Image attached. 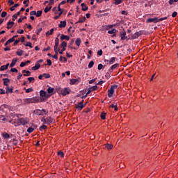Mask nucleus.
I'll return each mask as SVG.
<instances>
[{
    "mask_svg": "<svg viewBox=\"0 0 178 178\" xmlns=\"http://www.w3.org/2000/svg\"><path fill=\"white\" fill-rule=\"evenodd\" d=\"M8 67H9V63L6 64V65L1 66L0 71L3 72V70H8Z\"/></svg>",
    "mask_w": 178,
    "mask_h": 178,
    "instance_id": "17",
    "label": "nucleus"
},
{
    "mask_svg": "<svg viewBox=\"0 0 178 178\" xmlns=\"http://www.w3.org/2000/svg\"><path fill=\"white\" fill-rule=\"evenodd\" d=\"M18 122H17V124H15V127L26 126V124L30 122V118H19Z\"/></svg>",
    "mask_w": 178,
    "mask_h": 178,
    "instance_id": "1",
    "label": "nucleus"
},
{
    "mask_svg": "<svg viewBox=\"0 0 178 178\" xmlns=\"http://www.w3.org/2000/svg\"><path fill=\"white\" fill-rule=\"evenodd\" d=\"M16 54L18 55V56H22V55H23V50L18 49V51H16Z\"/></svg>",
    "mask_w": 178,
    "mask_h": 178,
    "instance_id": "35",
    "label": "nucleus"
},
{
    "mask_svg": "<svg viewBox=\"0 0 178 178\" xmlns=\"http://www.w3.org/2000/svg\"><path fill=\"white\" fill-rule=\"evenodd\" d=\"M60 62H62V60H64V62H67V59L66 58V57H63L62 56H60Z\"/></svg>",
    "mask_w": 178,
    "mask_h": 178,
    "instance_id": "42",
    "label": "nucleus"
},
{
    "mask_svg": "<svg viewBox=\"0 0 178 178\" xmlns=\"http://www.w3.org/2000/svg\"><path fill=\"white\" fill-rule=\"evenodd\" d=\"M97 55H99V56H102V50H99L97 51Z\"/></svg>",
    "mask_w": 178,
    "mask_h": 178,
    "instance_id": "64",
    "label": "nucleus"
},
{
    "mask_svg": "<svg viewBox=\"0 0 178 178\" xmlns=\"http://www.w3.org/2000/svg\"><path fill=\"white\" fill-rule=\"evenodd\" d=\"M75 44L78 47H80V44H81V39L77 38L75 41Z\"/></svg>",
    "mask_w": 178,
    "mask_h": 178,
    "instance_id": "28",
    "label": "nucleus"
},
{
    "mask_svg": "<svg viewBox=\"0 0 178 178\" xmlns=\"http://www.w3.org/2000/svg\"><path fill=\"white\" fill-rule=\"evenodd\" d=\"M11 42H15V38H10V39L5 43V46L6 47V45H9V44H11Z\"/></svg>",
    "mask_w": 178,
    "mask_h": 178,
    "instance_id": "21",
    "label": "nucleus"
},
{
    "mask_svg": "<svg viewBox=\"0 0 178 178\" xmlns=\"http://www.w3.org/2000/svg\"><path fill=\"white\" fill-rule=\"evenodd\" d=\"M122 2H123V0H115L114 4L115 5H120V3H122Z\"/></svg>",
    "mask_w": 178,
    "mask_h": 178,
    "instance_id": "44",
    "label": "nucleus"
},
{
    "mask_svg": "<svg viewBox=\"0 0 178 178\" xmlns=\"http://www.w3.org/2000/svg\"><path fill=\"white\" fill-rule=\"evenodd\" d=\"M59 38H56L55 39V45H54V52L55 54H58V51H59Z\"/></svg>",
    "mask_w": 178,
    "mask_h": 178,
    "instance_id": "8",
    "label": "nucleus"
},
{
    "mask_svg": "<svg viewBox=\"0 0 178 178\" xmlns=\"http://www.w3.org/2000/svg\"><path fill=\"white\" fill-rule=\"evenodd\" d=\"M104 148H107L108 149H112V148H113V145L112 144H106L104 145Z\"/></svg>",
    "mask_w": 178,
    "mask_h": 178,
    "instance_id": "27",
    "label": "nucleus"
},
{
    "mask_svg": "<svg viewBox=\"0 0 178 178\" xmlns=\"http://www.w3.org/2000/svg\"><path fill=\"white\" fill-rule=\"evenodd\" d=\"M10 92H13V89L8 88L6 94H9Z\"/></svg>",
    "mask_w": 178,
    "mask_h": 178,
    "instance_id": "54",
    "label": "nucleus"
},
{
    "mask_svg": "<svg viewBox=\"0 0 178 178\" xmlns=\"http://www.w3.org/2000/svg\"><path fill=\"white\" fill-rule=\"evenodd\" d=\"M24 33V31L23 29H19L17 31L18 34H23Z\"/></svg>",
    "mask_w": 178,
    "mask_h": 178,
    "instance_id": "61",
    "label": "nucleus"
},
{
    "mask_svg": "<svg viewBox=\"0 0 178 178\" xmlns=\"http://www.w3.org/2000/svg\"><path fill=\"white\" fill-rule=\"evenodd\" d=\"M175 2H178V0H169L168 3L169 5H173Z\"/></svg>",
    "mask_w": 178,
    "mask_h": 178,
    "instance_id": "46",
    "label": "nucleus"
},
{
    "mask_svg": "<svg viewBox=\"0 0 178 178\" xmlns=\"http://www.w3.org/2000/svg\"><path fill=\"white\" fill-rule=\"evenodd\" d=\"M3 85L8 87V86H9V84L8 83H9V81H10V80H9V79L8 78L3 79Z\"/></svg>",
    "mask_w": 178,
    "mask_h": 178,
    "instance_id": "25",
    "label": "nucleus"
},
{
    "mask_svg": "<svg viewBox=\"0 0 178 178\" xmlns=\"http://www.w3.org/2000/svg\"><path fill=\"white\" fill-rule=\"evenodd\" d=\"M33 131H34V128H33V127H29L27 129V133H33Z\"/></svg>",
    "mask_w": 178,
    "mask_h": 178,
    "instance_id": "48",
    "label": "nucleus"
},
{
    "mask_svg": "<svg viewBox=\"0 0 178 178\" xmlns=\"http://www.w3.org/2000/svg\"><path fill=\"white\" fill-rule=\"evenodd\" d=\"M92 66H94V61L91 60L89 64H88V67L89 69H91V67H92Z\"/></svg>",
    "mask_w": 178,
    "mask_h": 178,
    "instance_id": "47",
    "label": "nucleus"
},
{
    "mask_svg": "<svg viewBox=\"0 0 178 178\" xmlns=\"http://www.w3.org/2000/svg\"><path fill=\"white\" fill-rule=\"evenodd\" d=\"M0 120H2L3 122H5V120H6V118H5V115H0Z\"/></svg>",
    "mask_w": 178,
    "mask_h": 178,
    "instance_id": "52",
    "label": "nucleus"
},
{
    "mask_svg": "<svg viewBox=\"0 0 178 178\" xmlns=\"http://www.w3.org/2000/svg\"><path fill=\"white\" fill-rule=\"evenodd\" d=\"M118 88V85L111 86V88L108 90V98H112L113 97V94H115V90Z\"/></svg>",
    "mask_w": 178,
    "mask_h": 178,
    "instance_id": "4",
    "label": "nucleus"
},
{
    "mask_svg": "<svg viewBox=\"0 0 178 178\" xmlns=\"http://www.w3.org/2000/svg\"><path fill=\"white\" fill-rule=\"evenodd\" d=\"M2 137L3 138H4V140H8V138H10V136L6 132L2 134Z\"/></svg>",
    "mask_w": 178,
    "mask_h": 178,
    "instance_id": "18",
    "label": "nucleus"
},
{
    "mask_svg": "<svg viewBox=\"0 0 178 178\" xmlns=\"http://www.w3.org/2000/svg\"><path fill=\"white\" fill-rule=\"evenodd\" d=\"M24 104H32L31 98H26L24 100Z\"/></svg>",
    "mask_w": 178,
    "mask_h": 178,
    "instance_id": "32",
    "label": "nucleus"
},
{
    "mask_svg": "<svg viewBox=\"0 0 178 178\" xmlns=\"http://www.w3.org/2000/svg\"><path fill=\"white\" fill-rule=\"evenodd\" d=\"M117 67H119V63H115L111 67V70H115Z\"/></svg>",
    "mask_w": 178,
    "mask_h": 178,
    "instance_id": "29",
    "label": "nucleus"
},
{
    "mask_svg": "<svg viewBox=\"0 0 178 178\" xmlns=\"http://www.w3.org/2000/svg\"><path fill=\"white\" fill-rule=\"evenodd\" d=\"M24 76H31V72H30V71H26V74H24Z\"/></svg>",
    "mask_w": 178,
    "mask_h": 178,
    "instance_id": "53",
    "label": "nucleus"
},
{
    "mask_svg": "<svg viewBox=\"0 0 178 178\" xmlns=\"http://www.w3.org/2000/svg\"><path fill=\"white\" fill-rule=\"evenodd\" d=\"M54 90H55V89H54L53 88H51V87H49L47 88L48 94H52V92H54Z\"/></svg>",
    "mask_w": 178,
    "mask_h": 178,
    "instance_id": "31",
    "label": "nucleus"
},
{
    "mask_svg": "<svg viewBox=\"0 0 178 178\" xmlns=\"http://www.w3.org/2000/svg\"><path fill=\"white\" fill-rule=\"evenodd\" d=\"M86 22V17L79 18V21L76 23H84Z\"/></svg>",
    "mask_w": 178,
    "mask_h": 178,
    "instance_id": "30",
    "label": "nucleus"
},
{
    "mask_svg": "<svg viewBox=\"0 0 178 178\" xmlns=\"http://www.w3.org/2000/svg\"><path fill=\"white\" fill-rule=\"evenodd\" d=\"M100 118L102 120H105V119L106 118V113H102Z\"/></svg>",
    "mask_w": 178,
    "mask_h": 178,
    "instance_id": "33",
    "label": "nucleus"
},
{
    "mask_svg": "<svg viewBox=\"0 0 178 178\" xmlns=\"http://www.w3.org/2000/svg\"><path fill=\"white\" fill-rule=\"evenodd\" d=\"M17 17H18V15H17V14H14V15H13V20L15 21V19H17Z\"/></svg>",
    "mask_w": 178,
    "mask_h": 178,
    "instance_id": "63",
    "label": "nucleus"
},
{
    "mask_svg": "<svg viewBox=\"0 0 178 178\" xmlns=\"http://www.w3.org/2000/svg\"><path fill=\"white\" fill-rule=\"evenodd\" d=\"M115 24L103 25L101 28V31H105L106 30H111V29H113V27H115Z\"/></svg>",
    "mask_w": 178,
    "mask_h": 178,
    "instance_id": "5",
    "label": "nucleus"
},
{
    "mask_svg": "<svg viewBox=\"0 0 178 178\" xmlns=\"http://www.w3.org/2000/svg\"><path fill=\"white\" fill-rule=\"evenodd\" d=\"M12 107L8 104H2L0 106V111H10Z\"/></svg>",
    "mask_w": 178,
    "mask_h": 178,
    "instance_id": "9",
    "label": "nucleus"
},
{
    "mask_svg": "<svg viewBox=\"0 0 178 178\" xmlns=\"http://www.w3.org/2000/svg\"><path fill=\"white\" fill-rule=\"evenodd\" d=\"M96 81H97V78L92 79L89 81V84H93V83H95Z\"/></svg>",
    "mask_w": 178,
    "mask_h": 178,
    "instance_id": "59",
    "label": "nucleus"
},
{
    "mask_svg": "<svg viewBox=\"0 0 178 178\" xmlns=\"http://www.w3.org/2000/svg\"><path fill=\"white\" fill-rule=\"evenodd\" d=\"M60 47H61V48H66V47H67V43L66 42L63 41L60 44Z\"/></svg>",
    "mask_w": 178,
    "mask_h": 178,
    "instance_id": "36",
    "label": "nucleus"
},
{
    "mask_svg": "<svg viewBox=\"0 0 178 178\" xmlns=\"http://www.w3.org/2000/svg\"><path fill=\"white\" fill-rule=\"evenodd\" d=\"M24 45L25 47H30L31 48H33L32 44L30 42H27Z\"/></svg>",
    "mask_w": 178,
    "mask_h": 178,
    "instance_id": "49",
    "label": "nucleus"
},
{
    "mask_svg": "<svg viewBox=\"0 0 178 178\" xmlns=\"http://www.w3.org/2000/svg\"><path fill=\"white\" fill-rule=\"evenodd\" d=\"M177 16V12L175 11L172 14V17H176Z\"/></svg>",
    "mask_w": 178,
    "mask_h": 178,
    "instance_id": "62",
    "label": "nucleus"
},
{
    "mask_svg": "<svg viewBox=\"0 0 178 178\" xmlns=\"http://www.w3.org/2000/svg\"><path fill=\"white\" fill-rule=\"evenodd\" d=\"M141 31L136 32L132 36V40H136V38H138L139 35H141Z\"/></svg>",
    "mask_w": 178,
    "mask_h": 178,
    "instance_id": "12",
    "label": "nucleus"
},
{
    "mask_svg": "<svg viewBox=\"0 0 178 178\" xmlns=\"http://www.w3.org/2000/svg\"><path fill=\"white\" fill-rule=\"evenodd\" d=\"M42 122H44L46 124H51V123L54 122V119L51 117H47V118L43 119Z\"/></svg>",
    "mask_w": 178,
    "mask_h": 178,
    "instance_id": "10",
    "label": "nucleus"
},
{
    "mask_svg": "<svg viewBox=\"0 0 178 178\" xmlns=\"http://www.w3.org/2000/svg\"><path fill=\"white\" fill-rule=\"evenodd\" d=\"M167 19L168 17H164L160 19H158V17L149 18L147 19L146 23H158L159 22H163V20H166Z\"/></svg>",
    "mask_w": 178,
    "mask_h": 178,
    "instance_id": "3",
    "label": "nucleus"
},
{
    "mask_svg": "<svg viewBox=\"0 0 178 178\" xmlns=\"http://www.w3.org/2000/svg\"><path fill=\"white\" fill-rule=\"evenodd\" d=\"M126 34V31H122V32H120L121 40H126L127 38Z\"/></svg>",
    "mask_w": 178,
    "mask_h": 178,
    "instance_id": "15",
    "label": "nucleus"
},
{
    "mask_svg": "<svg viewBox=\"0 0 178 178\" xmlns=\"http://www.w3.org/2000/svg\"><path fill=\"white\" fill-rule=\"evenodd\" d=\"M81 7H82V10H83V12H86V10H88V7H87V6L86 5V3H82L81 4Z\"/></svg>",
    "mask_w": 178,
    "mask_h": 178,
    "instance_id": "22",
    "label": "nucleus"
},
{
    "mask_svg": "<svg viewBox=\"0 0 178 178\" xmlns=\"http://www.w3.org/2000/svg\"><path fill=\"white\" fill-rule=\"evenodd\" d=\"M104 62L107 65H113L116 62V57H112L111 59H104Z\"/></svg>",
    "mask_w": 178,
    "mask_h": 178,
    "instance_id": "7",
    "label": "nucleus"
},
{
    "mask_svg": "<svg viewBox=\"0 0 178 178\" xmlns=\"http://www.w3.org/2000/svg\"><path fill=\"white\" fill-rule=\"evenodd\" d=\"M60 40L61 41H63V40H66L67 41H69V40H70V37L69 35H65L63 34L60 36Z\"/></svg>",
    "mask_w": 178,
    "mask_h": 178,
    "instance_id": "16",
    "label": "nucleus"
},
{
    "mask_svg": "<svg viewBox=\"0 0 178 178\" xmlns=\"http://www.w3.org/2000/svg\"><path fill=\"white\" fill-rule=\"evenodd\" d=\"M52 7H48V6H47V7H45V8H44V13H48V12H49L50 10H51V8Z\"/></svg>",
    "mask_w": 178,
    "mask_h": 178,
    "instance_id": "40",
    "label": "nucleus"
},
{
    "mask_svg": "<svg viewBox=\"0 0 178 178\" xmlns=\"http://www.w3.org/2000/svg\"><path fill=\"white\" fill-rule=\"evenodd\" d=\"M42 15V12L41 10H38L36 13V17H40Z\"/></svg>",
    "mask_w": 178,
    "mask_h": 178,
    "instance_id": "45",
    "label": "nucleus"
},
{
    "mask_svg": "<svg viewBox=\"0 0 178 178\" xmlns=\"http://www.w3.org/2000/svg\"><path fill=\"white\" fill-rule=\"evenodd\" d=\"M15 24L14 22H8L7 23V29H12V27H13V25Z\"/></svg>",
    "mask_w": 178,
    "mask_h": 178,
    "instance_id": "23",
    "label": "nucleus"
},
{
    "mask_svg": "<svg viewBox=\"0 0 178 178\" xmlns=\"http://www.w3.org/2000/svg\"><path fill=\"white\" fill-rule=\"evenodd\" d=\"M84 106H86V105H84L83 104V102H81L80 103H79L77 105H76V108H80V109H83V108H84Z\"/></svg>",
    "mask_w": 178,
    "mask_h": 178,
    "instance_id": "26",
    "label": "nucleus"
},
{
    "mask_svg": "<svg viewBox=\"0 0 178 178\" xmlns=\"http://www.w3.org/2000/svg\"><path fill=\"white\" fill-rule=\"evenodd\" d=\"M24 19H27V17H26V16L21 17L18 19V23H22V22H23V20H24Z\"/></svg>",
    "mask_w": 178,
    "mask_h": 178,
    "instance_id": "41",
    "label": "nucleus"
},
{
    "mask_svg": "<svg viewBox=\"0 0 178 178\" xmlns=\"http://www.w3.org/2000/svg\"><path fill=\"white\" fill-rule=\"evenodd\" d=\"M58 155H59V156H61L62 158L65 154H63V152L60 151L58 152Z\"/></svg>",
    "mask_w": 178,
    "mask_h": 178,
    "instance_id": "60",
    "label": "nucleus"
},
{
    "mask_svg": "<svg viewBox=\"0 0 178 178\" xmlns=\"http://www.w3.org/2000/svg\"><path fill=\"white\" fill-rule=\"evenodd\" d=\"M17 62V58H13L12 60V62H11L10 65V67H13L16 65Z\"/></svg>",
    "mask_w": 178,
    "mask_h": 178,
    "instance_id": "19",
    "label": "nucleus"
},
{
    "mask_svg": "<svg viewBox=\"0 0 178 178\" xmlns=\"http://www.w3.org/2000/svg\"><path fill=\"white\" fill-rule=\"evenodd\" d=\"M46 129H47V125H42V126L40 127V131H42V130H45Z\"/></svg>",
    "mask_w": 178,
    "mask_h": 178,
    "instance_id": "50",
    "label": "nucleus"
},
{
    "mask_svg": "<svg viewBox=\"0 0 178 178\" xmlns=\"http://www.w3.org/2000/svg\"><path fill=\"white\" fill-rule=\"evenodd\" d=\"M81 81V79L78 78V79H72L70 80V84L73 85V84H79Z\"/></svg>",
    "mask_w": 178,
    "mask_h": 178,
    "instance_id": "11",
    "label": "nucleus"
},
{
    "mask_svg": "<svg viewBox=\"0 0 178 178\" xmlns=\"http://www.w3.org/2000/svg\"><path fill=\"white\" fill-rule=\"evenodd\" d=\"M115 33H116L115 29H113L108 31V34H115Z\"/></svg>",
    "mask_w": 178,
    "mask_h": 178,
    "instance_id": "43",
    "label": "nucleus"
},
{
    "mask_svg": "<svg viewBox=\"0 0 178 178\" xmlns=\"http://www.w3.org/2000/svg\"><path fill=\"white\" fill-rule=\"evenodd\" d=\"M31 16H36L37 12L36 11H31L30 13Z\"/></svg>",
    "mask_w": 178,
    "mask_h": 178,
    "instance_id": "58",
    "label": "nucleus"
},
{
    "mask_svg": "<svg viewBox=\"0 0 178 178\" xmlns=\"http://www.w3.org/2000/svg\"><path fill=\"white\" fill-rule=\"evenodd\" d=\"M41 67V65L40 63H37L35 66L32 67V70H38V69Z\"/></svg>",
    "mask_w": 178,
    "mask_h": 178,
    "instance_id": "20",
    "label": "nucleus"
},
{
    "mask_svg": "<svg viewBox=\"0 0 178 178\" xmlns=\"http://www.w3.org/2000/svg\"><path fill=\"white\" fill-rule=\"evenodd\" d=\"M57 92L60 95H63V97H65V95H67L68 94H70V88H58L57 89Z\"/></svg>",
    "mask_w": 178,
    "mask_h": 178,
    "instance_id": "2",
    "label": "nucleus"
},
{
    "mask_svg": "<svg viewBox=\"0 0 178 178\" xmlns=\"http://www.w3.org/2000/svg\"><path fill=\"white\" fill-rule=\"evenodd\" d=\"M43 77H44V79H49L51 75L49 74H43Z\"/></svg>",
    "mask_w": 178,
    "mask_h": 178,
    "instance_id": "51",
    "label": "nucleus"
},
{
    "mask_svg": "<svg viewBox=\"0 0 178 178\" xmlns=\"http://www.w3.org/2000/svg\"><path fill=\"white\" fill-rule=\"evenodd\" d=\"M40 97H45L47 95V92L44 90H40Z\"/></svg>",
    "mask_w": 178,
    "mask_h": 178,
    "instance_id": "34",
    "label": "nucleus"
},
{
    "mask_svg": "<svg viewBox=\"0 0 178 178\" xmlns=\"http://www.w3.org/2000/svg\"><path fill=\"white\" fill-rule=\"evenodd\" d=\"M109 108H114V111H118V105H115V104H111V106H109Z\"/></svg>",
    "mask_w": 178,
    "mask_h": 178,
    "instance_id": "38",
    "label": "nucleus"
},
{
    "mask_svg": "<svg viewBox=\"0 0 178 178\" xmlns=\"http://www.w3.org/2000/svg\"><path fill=\"white\" fill-rule=\"evenodd\" d=\"M54 29H51L50 31L46 33V36L49 37V35H52V34H54Z\"/></svg>",
    "mask_w": 178,
    "mask_h": 178,
    "instance_id": "24",
    "label": "nucleus"
},
{
    "mask_svg": "<svg viewBox=\"0 0 178 178\" xmlns=\"http://www.w3.org/2000/svg\"><path fill=\"white\" fill-rule=\"evenodd\" d=\"M27 2H30V0H24L23 1V3L25 5V6H29V3H27Z\"/></svg>",
    "mask_w": 178,
    "mask_h": 178,
    "instance_id": "55",
    "label": "nucleus"
},
{
    "mask_svg": "<svg viewBox=\"0 0 178 178\" xmlns=\"http://www.w3.org/2000/svg\"><path fill=\"white\" fill-rule=\"evenodd\" d=\"M58 27L59 29H65L66 27V21H60Z\"/></svg>",
    "mask_w": 178,
    "mask_h": 178,
    "instance_id": "13",
    "label": "nucleus"
},
{
    "mask_svg": "<svg viewBox=\"0 0 178 178\" xmlns=\"http://www.w3.org/2000/svg\"><path fill=\"white\" fill-rule=\"evenodd\" d=\"M47 111H45V109H37L35 111V115H37L38 116H44V115H45Z\"/></svg>",
    "mask_w": 178,
    "mask_h": 178,
    "instance_id": "6",
    "label": "nucleus"
},
{
    "mask_svg": "<svg viewBox=\"0 0 178 178\" xmlns=\"http://www.w3.org/2000/svg\"><path fill=\"white\" fill-rule=\"evenodd\" d=\"M10 72H12L13 73H17V69L16 68H11Z\"/></svg>",
    "mask_w": 178,
    "mask_h": 178,
    "instance_id": "57",
    "label": "nucleus"
},
{
    "mask_svg": "<svg viewBox=\"0 0 178 178\" xmlns=\"http://www.w3.org/2000/svg\"><path fill=\"white\" fill-rule=\"evenodd\" d=\"M8 13L5 11L2 12L1 14V17H5Z\"/></svg>",
    "mask_w": 178,
    "mask_h": 178,
    "instance_id": "56",
    "label": "nucleus"
},
{
    "mask_svg": "<svg viewBox=\"0 0 178 178\" xmlns=\"http://www.w3.org/2000/svg\"><path fill=\"white\" fill-rule=\"evenodd\" d=\"M90 90L92 91H97V90H98V86H92L90 88Z\"/></svg>",
    "mask_w": 178,
    "mask_h": 178,
    "instance_id": "39",
    "label": "nucleus"
},
{
    "mask_svg": "<svg viewBox=\"0 0 178 178\" xmlns=\"http://www.w3.org/2000/svg\"><path fill=\"white\" fill-rule=\"evenodd\" d=\"M24 90H25V91L27 94H29V92H33V88H28V89L24 88Z\"/></svg>",
    "mask_w": 178,
    "mask_h": 178,
    "instance_id": "37",
    "label": "nucleus"
},
{
    "mask_svg": "<svg viewBox=\"0 0 178 178\" xmlns=\"http://www.w3.org/2000/svg\"><path fill=\"white\" fill-rule=\"evenodd\" d=\"M31 103L32 104H37L38 102H40V99L37 97H31Z\"/></svg>",
    "mask_w": 178,
    "mask_h": 178,
    "instance_id": "14",
    "label": "nucleus"
}]
</instances>
